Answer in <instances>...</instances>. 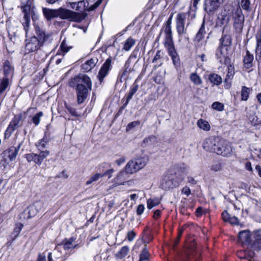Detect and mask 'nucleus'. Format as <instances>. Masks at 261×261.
Instances as JSON below:
<instances>
[{
    "instance_id": "nucleus-21",
    "label": "nucleus",
    "mask_w": 261,
    "mask_h": 261,
    "mask_svg": "<svg viewBox=\"0 0 261 261\" xmlns=\"http://www.w3.org/2000/svg\"><path fill=\"white\" fill-rule=\"evenodd\" d=\"M97 59H90L87 61L85 63L82 65V69L84 72L90 71L95 66L97 62Z\"/></svg>"
},
{
    "instance_id": "nucleus-64",
    "label": "nucleus",
    "mask_w": 261,
    "mask_h": 261,
    "mask_svg": "<svg viewBox=\"0 0 261 261\" xmlns=\"http://www.w3.org/2000/svg\"><path fill=\"white\" fill-rule=\"evenodd\" d=\"M231 224L237 225L239 224V220L238 218L235 216L230 217L229 221L228 222Z\"/></svg>"
},
{
    "instance_id": "nucleus-33",
    "label": "nucleus",
    "mask_w": 261,
    "mask_h": 261,
    "mask_svg": "<svg viewBox=\"0 0 261 261\" xmlns=\"http://www.w3.org/2000/svg\"><path fill=\"white\" fill-rule=\"evenodd\" d=\"M133 58H136V56H133L132 55H130V57H129L128 59L126 62L125 64V69L123 71V72L122 73L121 77H123L124 76H127V73L130 72L131 69L129 68V67L130 66V64L131 63V60Z\"/></svg>"
},
{
    "instance_id": "nucleus-11",
    "label": "nucleus",
    "mask_w": 261,
    "mask_h": 261,
    "mask_svg": "<svg viewBox=\"0 0 261 261\" xmlns=\"http://www.w3.org/2000/svg\"><path fill=\"white\" fill-rule=\"evenodd\" d=\"M217 151V154H220L224 156H228L232 153V147L229 142L223 139L220 141Z\"/></svg>"
},
{
    "instance_id": "nucleus-4",
    "label": "nucleus",
    "mask_w": 261,
    "mask_h": 261,
    "mask_svg": "<svg viewBox=\"0 0 261 261\" xmlns=\"http://www.w3.org/2000/svg\"><path fill=\"white\" fill-rule=\"evenodd\" d=\"M164 45L168 51V55L172 59L174 65L175 67H179L180 66L179 57L175 48L172 34H166Z\"/></svg>"
},
{
    "instance_id": "nucleus-37",
    "label": "nucleus",
    "mask_w": 261,
    "mask_h": 261,
    "mask_svg": "<svg viewBox=\"0 0 261 261\" xmlns=\"http://www.w3.org/2000/svg\"><path fill=\"white\" fill-rule=\"evenodd\" d=\"M129 250V248L127 246H123L121 248L120 250L116 254V257L120 259L123 258L126 256Z\"/></svg>"
},
{
    "instance_id": "nucleus-48",
    "label": "nucleus",
    "mask_w": 261,
    "mask_h": 261,
    "mask_svg": "<svg viewBox=\"0 0 261 261\" xmlns=\"http://www.w3.org/2000/svg\"><path fill=\"white\" fill-rule=\"evenodd\" d=\"M30 22V16H27L26 15H24L23 19L22 22V25L25 29V31L27 32Z\"/></svg>"
},
{
    "instance_id": "nucleus-17",
    "label": "nucleus",
    "mask_w": 261,
    "mask_h": 261,
    "mask_svg": "<svg viewBox=\"0 0 261 261\" xmlns=\"http://www.w3.org/2000/svg\"><path fill=\"white\" fill-rule=\"evenodd\" d=\"M253 238V242L250 245L251 249L254 251H258L261 250V230H258L254 232Z\"/></svg>"
},
{
    "instance_id": "nucleus-1",
    "label": "nucleus",
    "mask_w": 261,
    "mask_h": 261,
    "mask_svg": "<svg viewBox=\"0 0 261 261\" xmlns=\"http://www.w3.org/2000/svg\"><path fill=\"white\" fill-rule=\"evenodd\" d=\"M68 84L70 87L75 90L77 104L80 105L83 103L92 90L91 79L86 74L80 73L71 79Z\"/></svg>"
},
{
    "instance_id": "nucleus-15",
    "label": "nucleus",
    "mask_w": 261,
    "mask_h": 261,
    "mask_svg": "<svg viewBox=\"0 0 261 261\" xmlns=\"http://www.w3.org/2000/svg\"><path fill=\"white\" fill-rule=\"evenodd\" d=\"M219 140V137H211L206 138L203 144V148L209 152L214 151L215 148H213L214 145L218 142Z\"/></svg>"
},
{
    "instance_id": "nucleus-58",
    "label": "nucleus",
    "mask_w": 261,
    "mask_h": 261,
    "mask_svg": "<svg viewBox=\"0 0 261 261\" xmlns=\"http://www.w3.org/2000/svg\"><path fill=\"white\" fill-rule=\"evenodd\" d=\"M28 211L27 208L20 215L19 218L20 220H25L31 218V217H29Z\"/></svg>"
},
{
    "instance_id": "nucleus-47",
    "label": "nucleus",
    "mask_w": 261,
    "mask_h": 261,
    "mask_svg": "<svg viewBox=\"0 0 261 261\" xmlns=\"http://www.w3.org/2000/svg\"><path fill=\"white\" fill-rule=\"evenodd\" d=\"M250 2L249 0H241V6L242 8L247 11H250Z\"/></svg>"
},
{
    "instance_id": "nucleus-39",
    "label": "nucleus",
    "mask_w": 261,
    "mask_h": 261,
    "mask_svg": "<svg viewBox=\"0 0 261 261\" xmlns=\"http://www.w3.org/2000/svg\"><path fill=\"white\" fill-rule=\"evenodd\" d=\"M197 125L200 128L205 131H208L210 129V125L207 121L202 119L197 121Z\"/></svg>"
},
{
    "instance_id": "nucleus-61",
    "label": "nucleus",
    "mask_w": 261,
    "mask_h": 261,
    "mask_svg": "<svg viewBox=\"0 0 261 261\" xmlns=\"http://www.w3.org/2000/svg\"><path fill=\"white\" fill-rule=\"evenodd\" d=\"M136 235V234L134 231H129L127 232V239L129 241L131 242L134 239Z\"/></svg>"
},
{
    "instance_id": "nucleus-18",
    "label": "nucleus",
    "mask_w": 261,
    "mask_h": 261,
    "mask_svg": "<svg viewBox=\"0 0 261 261\" xmlns=\"http://www.w3.org/2000/svg\"><path fill=\"white\" fill-rule=\"evenodd\" d=\"M239 239L243 244H250L251 243L250 231L248 230L241 231L239 233Z\"/></svg>"
},
{
    "instance_id": "nucleus-13",
    "label": "nucleus",
    "mask_w": 261,
    "mask_h": 261,
    "mask_svg": "<svg viewBox=\"0 0 261 261\" xmlns=\"http://www.w3.org/2000/svg\"><path fill=\"white\" fill-rule=\"evenodd\" d=\"M220 6L221 5L215 0H204L203 9L208 15H211L213 14Z\"/></svg>"
},
{
    "instance_id": "nucleus-6",
    "label": "nucleus",
    "mask_w": 261,
    "mask_h": 261,
    "mask_svg": "<svg viewBox=\"0 0 261 261\" xmlns=\"http://www.w3.org/2000/svg\"><path fill=\"white\" fill-rule=\"evenodd\" d=\"M200 255V251L197 250L195 241L192 240L188 246L186 256L183 261H196L199 258Z\"/></svg>"
},
{
    "instance_id": "nucleus-34",
    "label": "nucleus",
    "mask_w": 261,
    "mask_h": 261,
    "mask_svg": "<svg viewBox=\"0 0 261 261\" xmlns=\"http://www.w3.org/2000/svg\"><path fill=\"white\" fill-rule=\"evenodd\" d=\"M135 167L133 162L132 160L129 161L125 166V172L126 173L132 174L138 171V170L135 169Z\"/></svg>"
},
{
    "instance_id": "nucleus-30",
    "label": "nucleus",
    "mask_w": 261,
    "mask_h": 261,
    "mask_svg": "<svg viewBox=\"0 0 261 261\" xmlns=\"http://www.w3.org/2000/svg\"><path fill=\"white\" fill-rule=\"evenodd\" d=\"M49 140V138L47 137L46 133H45L43 138L40 140L36 144L38 149L39 150H43L46 147V145Z\"/></svg>"
},
{
    "instance_id": "nucleus-10",
    "label": "nucleus",
    "mask_w": 261,
    "mask_h": 261,
    "mask_svg": "<svg viewBox=\"0 0 261 261\" xmlns=\"http://www.w3.org/2000/svg\"><path fill=\"white\" fill-rule=\"evenodd\" d=\"M22 116L21 115H15L13 119L10 123L5 133V138H9L12 133L19 127V124L21 119Z\"/></svg>"
},
{
    "instance_id": "nucleus-14",
    "label": "nucleus",
    "mask_w": 261,
    "mask_h": 261,
    "mask_svg": "<svg viewBox=\"0 0 261 261\" xmlns=\"http://www.w3.org/2000/svg\"><path fill=\"white\" fill-rule=\"evenodd\" d=\"M43 206V203L41 201H37L33 204L29 205L27 210L28 211L29 217L31 218L34 217L41 210Z\"/></svg>"
},
{
    "instance_id": "nucleus-49",
    "label": "nucleus",
    "mask_w": 261,
    "mask_h": 261,
    "mask_svg": "<svg viewBox=\"0 0 261 261\" xmlns=\"http://www.w3.org/2000/svg\"><path fill=\"white\" fill-rule=\"evenodd\" d=\"M43 116V113L39 112L36 114L32 118L33 122L36 125H38L40 121V118Z\"/></svg>"
},
{
    "instance_id": "nucleus-45",
    "label": "nucleus",
    "mask_w": 261,
    "mask_h": 261,
    "mask_svg": "<svg viewBox=\"0 0 261 261\" xmlns=\"http://www.w3.org/2000/svg\"><path fill=\"white\" fill-rule=\"evenodd\" d=\"M160 203L159 199H149L147 201V208L149 210L151 209L153 207L158 205Z\"/></svg>"
},
{
    "instance_id": "nucleus-29",
    "label": "nucleus",
    "mask_w": 261,
    "mask_h": 261,
    "mask_svg": "<svg viewBox=\"0 0 261 261\" xmlns=\"http://www.w3.org/2000/svg\"><path fill=\"white\" fill-rule=\"evenodd\" d=\"M208 80L211 83L217 86L220 85L222 82L221 76L214 73L209 74Z\"/></svg>"
},
{
    "instance_id": "nucleus-23",
    "label": "nucleus",
    "mask_w": 261,
    "mask_h": 261,
    "mask_svg": "<svg viewBox=\"0 0 261 261\" xmlns=\"http://www.w3.org/2000/svg\"><path fill=\"white\" fill-rule=\"evenodd\" d=\"M4 77H8L11 76L13 72V68L8 60H6L3 64Z\"/></svg>"
},
{
    "instance_id": "nucleus-2",
    "label": "nucleus",
    "mask_w": 261,
    "mask_h": 261,
    "mask_svg": "<svg viewBox=\"0 0 261 261\" xmlns=\"http://www.w3.org/2000/svg\"><path fill=\"white\" fill-rule=\"evenodd\" d=\"M42 10L44 16L48 20L53 18L60 17L63 19H66L70 21L81 22L87 16L86 13L80 14L62 8L59 10H52L43 8Z\"/></svg>"
},
{
    "instance_id": "nucleus-59",
    "label": "nucleus",
    "mask_w": 261,
    "mask_h": 261,
    "mask_svg": "<svg viewBox=\"0 0 261 261\" xmlns=\"http://www.w3.org/2000/svg\"><path fill=\"white\" fill-rule=\"evenodd\" d=\"M66 108L68 110V111L72 115L75 117H79L81 115L78 114V113L76 111L75 109L70 107H66Z\"/></svg>"
},
{
    "instance_id": "nucleus-19",
    "label": "nucleus",
    "mask_w": 261,
    "mask_h": 261,
    "mask_svg": "<svg viewBox=\"0 0 261 261\" xmlns=\"http://www.w3.org/2000/svg\"><path fill=\"white\" fill-rule=\"evenodd\" d=\"M138 89L139 85L137 83H134L130 88L129 92L126 96V101L121 108L122 109H124L127 105L130 99L132 98L133 95L138 90Z\"/></svg>"
},
{
    "instance_id": "nucleus-51",
    "label": "nucleus",
    "mask_w": 261,
    "mask_h": 261,
    "mask_svg": "<svg viewBox=\"0 0 261 261\" xmlns=\"http://www.w3.org/2000/svg\"><path fill=\"white\" fill-rule=\"evenodd\" d=\"M222 165L221 163H215L213 164L211 167V169L215 172H218L222 169Z\"/></svg>"
},
{
    "instance_id": "nucleus-8",
    "label": "nucleus",
    "mask_w": 261,
    "mask_h": 261,
    "mask_svg": "<svg viewBox=\"0 0 261 261\" xmlns=\"http://www.w3.org/2000/svg\"><path fill=\"white\" fill-rule=\"evenodd\" d=\"M233 18L234 19L233 27L237 32L240 33L242 31L244 22V16L240 8L236 10Z\"/></svg>"
},
{
    "instance_id": "nucleus-31",
    "label": "nucleus",
    "mask_w": 261,
    "mask_h": 261,
    "mask_svg": "<svg viewBox=\"0 0 261 261\" xmlns=\"http://www.w3.org/2000/svg\"><path fill=\"white\" fill-rule=\"evenodd\" d=\"M9 85V79L8 77H3L0 79V94H2L8 88Z\"/></svg>"
},
{
    "instance_id": "nucleus-44",
    "label": "nucleus",
    "mask_w": 261,
    "mask_h": 261,
    "mask_svg": "<svg viewBox=\"0 0 261 261\" xmlns=\"http://www.w3.org/2000/svg\"><path fill=\"white\" fill-rule=\"evenodd\" d=\"M172 16L171 15L168 18L165 24V28L164 30V32L165 34H172V30H171V20H172Z\"/></svg>"
},
{
    "instance_id": "nucleus-25",
    "label": "nucleus",
    "mask_w": 261,
    "mask_h": 261,
    "mask_svg": "<svg viewBox=\"0 0 261 261\" xmlns=\"http://www.w3.org/2000/svg\"><path fill=\"white\" fill-rule=\"evenodd\" d=\"M205 33L206 32L205 30V22L204 20H203L199 31H198L194 38V41L197 42H200L201 40L203 39Z\"/></svg>"
},
{
    "instance_id": "nucleus-12",
    "label": "nucleus",
    "mask_w": 261,
    "mask_h": 261,
    "mask_svg": "<svg viewBox=\"0 0 261 261\" xmlns=\"http://www.w3.org/2000/svg\"><path fill=\"white\" fill-rule=\"evenodd\" d=\"M111 62V59L109 58L106 60L105 62L100 69L97 75V78L98 79L100 84L102 83L104 78L108 75L109 71L110 70L112 66Z\"/></svg>"
},
{
    "instance_id": "nucleus-5",
    "label": "nucleus",
    "mask_w": 261,
    "mask_h": 261,
    "mask_svg": "<svg viewBox=\"0 0 261 261\" xmlns=\"http://www.w3.org/2000/svg\"><path fill=\"white\" fill-rule=\"evenodd\" d=\"M182 180L183 177H178L175 174L167 173L161 181L160 187L167 190L178 187Z\"/></svg>"
},
{
    "instance_id": "nucleus-36",
    "label": "nucleus",
    "mask_w": 261,
    "mask_h": 261,
    "mask_svg": "<svg viewBox=\"0 0 261 261\" xmlns=\"http://www.w3.org/2000/svg\"><path fill=\"white\" fill-rule=\"evenodd\" d=\"M223 47L219 45L216 50V58L219 62H222L223 59H224V57L225 56L223 50Z\"/></svg>"
},
{
    "instance_id": "nucleus-46",
    "label": "nucleus",
    "mask_w": 261,
    "mask_h": 261,
    "mask_svg": "<svg viewBox=\"0 0 261 261\" xmlns=\"http://www.w3.org/2000/svg\"><path fill=\"white\" fill-rule=\"evenodd\" d=\"M100 177H102L101 173H96L92 176L89 179L86 181V185H90L92 182L97 181Z\"/></svg>"
},
{
    "instance_id": "nucleus-28",
    "label": "nucleus",
    "mask_w": 261,
    "mask_h": 261,
    "mask_svg": "<svg viewBox=\"0 0 261 261\" xmlns=\"http://www.w3.org/2000/svg\"><path fill=\"white\" fill-rule=\"evenodd\" d=\"M25 158L29 163L33 162L38 165L41 164V161L40 160L39 155L37 153H31L27 154H25Z\"/></svg>"
},
{
    "instance_id": "nucleus-41",
    "label": "nucleus",
    "mask_w": 261,
    "mask_h": 261,
    "mask_svg": "<svg viewBox=\"0 0 261 261\" xmlns=\"http://www.w3.org/2000/svg\"><path fill=\"white\" fill-rule=\"evenodd\" d=\"M190 79L195 85H199L202 84V80L196 73H191L190 76Z\"/></svg>"
},
{
    "instance_id": "nucleus-60",
    "label": "nucleus",
    "mask_w": 261,
    "mask_h": 261,
    "mask_svg": "<svg viewBox=\"0 0 261 261\" xmlns=\"http://www.w3.org/2000/svg\"><path fill=\"white\" fill-rule=\"evenodd\" d=\"M230 217V215L226 211H223L222 213V218L223 220L225 222H228Z\"/></svg>"
},
{
    "instance_id": "nucleus-42",
    "label": "nucleus",
    "mask_w": 261,
    "mask_h": 261,
    "mask_svg": "<svg viewBox=\"0 0 261 261\" xmlns=\"http://www.w3.org/2000/svg\"><path fill=\"white\" fill-rule=\"evenodd\" d=\"M22 12L24 15L30 16V14L32 13V11H34V8L32 7L28 3L24 6L22 7Z\"/></svg>"
},
{
    "instance_id": "nucleus-54",
    "label": "nucleus",
    "mask_w": 261,
    "mask_h": 261,
    "mask_svg": "<svg viewBox=\"0 0 261 261\" xmlns=\"http://www.w3.org/2000/svg\"><path fill=\"white\" fill-rule=\"evenodd\" d=\"M70 48L71 47H69L67 46L65 40H63L62 42L60 45V49L61 51H62L64 53H66L69 50Z\"/></svg>"
},
{
    "instance_id": "nucleus-26",
    "label": "nucleus",
    "mask_w": 261,
    "mask_h": 261,
    "mask_svg": "<svg viewBox=\"0 0 261 261\" xmlns=\"http://www.w3.org/2000/svg\"><path fill=\"white\" fill-rule=\"evenodd\" d=\"M253 56L248 50L246 52V55L245 56L243 62L244 67L246 69H249L252 66V62L253 61Z\"/></svg>"
},
{
    "instance_id": "nucleus-9",
    "label": "nucleus",
    "mask_w": 261,
    "mask_h": 261,
    "mask_svg": "<svg viewBox=\"0 0 261 261\" xmlns=\"http://www.w3.org/2000/svg\"><path fill=\"white\" fill-rule=\"evenodd\" d=\"M186 16V13H179L176 17V30L179 36L187 33V29L185 27Z\"/></svg>"
},
{
    "instance_id": "nucleus-38",
    "label": "nucleus",
    "mask_w": 261,
    "mask_h": 261,
    "mask_svg": "<svg viewBox=\"0 0 261 261\" xmlns=\"http://www.w3.org/2000/svg\"><path fill=\"white\" fill-rule=\"evenodd\" d=\"M136 43V41L132 37H129L125 42L123 45V49L126 51H128L130 49L131 47L133 46Z\"/></svg>"
},
{
    "instance_id": "nucleus-7",
    "label": "nucleus",
    "mask_w": 261,
    "mask_h": 261,
    "mask_svg": "<svg viewBox=\"0 0 261 261\" xmlns=\"http://www.w3.org/2000/svg\"><path fill=\"white\" fill-rule=\"evenodd\" d=\"M22 143L20 142L17 147L11 146L3 151L2 155L5 162H11L15 160Z\"/></svg>"
},
{
    "instance_id": "nucleus-27",
    "label": "nucleus",
    "mask_w": 261,
    "mask_h": 261,
    "mask_svg": "<svg viewBox=\"0 0 261 261\" xmlns=\"http://www.w3.org/2000/svg\"><path fill=\"white\" fill-rule=\"evenodd\" d=\"M247 116L252 125H256L261 124V119L255 115L253 112H247Z\"/></svg>"
},
{
    "instance_id": "nucleus-63",
    "label": "nucleus",
    "mask_w": 261,
    "mask_h": 261,
    "mask_svg": "<svg viewBox=\"0 0 261 261\" xmlns=\"http://www.w3.org/2000/svg\"><path fill=\"white\" fill-rule=\"evenodd\" d=\"M145 209L144 205L143 204H140L137 208V214L139 216L141 215L144 212Z\"/></svg>"
},
{
    "instance_id": "nucleus-56",
    "label": "nucleus",
    "mask_w": 261,
    "mask_h": 261,
    "mask_svg": "<svg viewBox=\"0 0 261 261\" xmlns=\"http://www.w3.org/2000/svg\"><path fill=\"white\" fill-rule=\"evenodd\" d=\"M182 234V230H181L179 231L176 239L173 242V243L172 244V248L173 249H175L176 248V246H177Z\"/></svg>"
},
{
    "instance_id": "nucleus-32",
    "label": "nucleus",
    "mask_w": 261,
    "mask_h": 261,
    "mask_svg": "<svg viewBox=\"0 0 261 261\" xmlns=\"http://www.w3.org/2000/svg\"><path fill=\"white\" fill-rule=\"evenodd\" d=\"M23 226V224H21V223H17L15 224L14 230L11 234L12 239L13 240H14L17 238L19 233L20 232Z\"/></svg>"
},
{
    "instance_id": "nucleus-52",
    "label": "nucleus",
    "mask_w": 261,
    "mask_h": 261,
    "mask_svg": "<svg viewBox=\"0 0 261 261\" xmlns=\"http://www.w3.org/2000/svg\"><path fill=\"white\" fill-rule=\"evenodd\" d=\"M40 152L38 154L39 155V159L40 161H41V163H42L43 160L44 159H45L46 158H47V156L49 155V151H48V150H40Z\"/></svg>"
},
{
    "instance_id": "nucleus-40",
    "label": "nucleus",
    "mask_w": 261,
    "mask_h": 261,
    "mask_svg": "<svg viewBox=\"0 0 261 261\" xmlns=\"http://www.w3.org/2000/svg\"><path fill=\"white\" fill-rule=\"evenodd\" d=\"M250 90V88L246 86L242 87L241 90V99L242 100L246 101L248 99Z\"/></svg>"
},
{
    "instance_id": "nucleus-53",
    "label": "nucleus",
    "mask_w": 261,
    "mask_h": 261,
    "mask_svg": "<svg viewBox=\"0 0 261 261\" xmlns=\"http://www.w3.org/2000/svg\"><path fill=\"white\" fill-rule=\"evenodd\" d=\"M259 52L261 53V35L256 36V53L257 54Z\"/></svg>"
},
{
    "instance_id": "nucleus-22",
    "label": "nucleus",
    "mask_w": 261,
    "mask_h": 261,
    "mask_svg": "<svg viewBox=\"0 0 261 261\" xmlns=\"http://www.w3.org/2000/svg\"><path fill=\"white\" fill-rule=\"evenodd\" d=\"M230 17L228 15H222L221 17L218 18L217 24L220 27L223 26L222 33H224V30L226 29L229 25Z\"/></svg>"
},
{
    "instance_id": "nucleus-16",
    "label": "nucleus",
    "mask_w": 261,
    "mask_h": 261,
    "mask_svg": "<svg viewBox=\"0 0 261 261\" xmlns=\"http://www.w3.org/2000/svg\"><path fill=\"white\" fill-rule=\"evenodd\" d=\"M102 0H97L93 5H92L90 7H88V3L86 1H80L77 2L80 6V11L87 10V11H91L94 10L98 7L101 3Z\"/></svg>"
},
{
    "instance_id": "nucleus-62",
    "label": "nucleus",
    "mask_w": 261,
    "mask_h": 261,
    "mask_svg": "<svg viewBox=\"0 0 261 261\" xmlns=\"http://www.w3.org/2000/svg\"><path fill=\"white\" fill-rule=\"evenodd\" d=\"M222 61V62H219L222 65L225 64L227 66H231L230 65V59L228 57L225 56Z\"/></svg>"
},
{
    "instance_id": "nucleus-50",
    "label": "nucleus",
    "mask_w": 261,
    "mask_h": 261,
    "mask_svg": "<svg viewBox=\"0 0 261 261\" xmlns=\"http://www.w3.org/2000/svg\"><path fill=\"white\" fill-rule=\"evenodd\" d=\"M212 108L214 110L222 111L224 110V105L219 102H214L212 105Z\"/></svg>"
},
{
    "instance_id": "nucleus-43",
    "label": "nucleus",
    "mask_w": 261,
    "mask_h": 261,
    "mask_svg": "<svg viewBox=\"0 0 261 261\" xmlns=\"http://www.w3.org/2000/svg\"><path fill=\"white\" fill-rule=\"evenodd\" d=\"M149 252L146 248V245L144 246V248L143 249L142 251L140 254V261H145L148 259Z\"/></svg>"
},
{
    "instance_id": "nucleus-35",
    "label": "nucleus",
    "mask_w": 261,
    "mask_h": 261,
    "mask_svg": "<svg viewBox=\"0 0 261 261\" xmlns=\"http://www.w3.org/2000/svg\"><path fill=\"white\" fill-rule=\"evenodd\" d=\"M234 73V72L233 70V67L232 66H228V72L226 74V78L225 79V82L229 84V87L230 85V81L233 77Z\"/></svg>"
},
{
    "instance_id": "nucleus-20",
    "label": "nucleus",
    "mask_w": 261,
    "mask_h": 261,
    "mask_svg": "<svg viewBox=\"0 0 261 261\" xmlns=\"http://www.w3.org/2000/svg\"><path fill=\"white\" fill-rule=\"evenodd\" d=\"M136 166V169L138 171L142 169L147 164L148 159L147 157H141L139 158L135 159L132 160Z\"/></svg>"
},
{
    "instance_id": "nucleus-3",
    "label": "nucleus",
    "mask_w": 261,
    "mask_h": 261,
    "mask_svg": "<svg viewBox=\"0 0 261 261\" xmlns=\"http://www.w3.org/2000/svg\"><path fill=\"white\" fill-rule=\"evenodd\" d=\"M35 30L36 35L26 39L25 54H29L37 50L43 45L48 38V35L45 34L44 30L40 25L35 23Z\"/></svg>"
},
{
    "instance_id": "nucleus-24",
    "label": "nucleus",
    "mask_w": 261,
    "mask_h": 261,
    "mask_svg": "<svg viewBox=\"0 0 261 261\" xmlns=\"http://www.w3.org/2000/svg\"><path fill=\"white\" fill-rule=\"evenodd\" d=\"M219 46L222 47H228L231 45L232 40L231 36L228 34H222L221 38L219 40Z\"/></svg>"
},
{
    "instance_id": "nucleus-55",
    "label": "nucleus",
    "mask_w": 261,
    "mask_h": 261,
    "mask_svg": "<svg viewBox=\"0 0 261 261\" xmlns=\"http://www.w3.org/2000/svg\"><path fill=\"white\" fill-rule=\"evenodd\" d=\"M140 122L139 121H135L132 122L130 123H129L127 124V125L126 126V130L129 131L132 128L136 127V126L140 125Z\"/></svg>"
},
{
    "instance_id": "nucleus-57",
    "label": "nucleus",
    "mask_w": 261,
    "mask_h": 261,
    "mask_svg": "<svg viewBox=\"0 0 261 261\" xmlns=\"http://www.w3.org/2000/svg\"><path fill=\"white\" fill-rule=\"evenodd\" d=\"M61 245L63 246V248L66 250H69L72 248V244L64 240L62 241Z\"/></svg>"
}]
</instances>
